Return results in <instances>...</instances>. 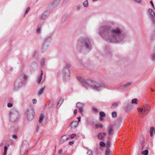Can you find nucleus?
Wrapping results in <instances>:
<instances>
[{
  "instance_id": "nucleus-1",
  "label": "nucleus",
  "mask_w": 155,
  "mask_h": 155,
  "mask_svg": "<svg viewBox=\"0 0 155 155\" xmlns=\"http://www.w3.org/2000/svg\"><path fill=\"white\" fill-rule=\"evenodd\" d=\"M112 24L111 23H109L107 25L103 26L99 33L103 37H104L107 42H119L122 40L119 38V37H122L120 36L121 31L117 28L112 29L110 30V26Z\"/></svg>"
},
{
  "instance_id": "nucleus-2",
  "label": "nucleus",
  "mask_w": 155,
  "mask_h": 155,
  "mask_svg": "<svg viewBox=\"0 0 155 155\" xmlns=\"http://www.w3.org/2000/svg\"><path fill=\"white\" fill-rule=\"evenodd\" d=\"M78 79L82 83L83 86L86 87L91 86L95 88L97 90H99L100 89V88L104 87L105 85L103 83L100 84L90 79L85 80L84 78H79Z\"/></svg>"
},
{
  "instance_id": "nucleus-3",
  "label": "nucleus",
  "mask_w": 155,
  "mask_h": 155,
  "mask_svg": "<svg viewBox=\"0 0 155 155\" xmlns=\"http://www.w3.org/2000/svg\"><path fill=\"white\" fill-rule=\"evenodd\" d=\"M77 46L78 50L82 49L84 48L90 50L91 47L90 41L87 38L80 39L78 41Z\"/></svg>"
},
{
  "instance_id": "nucleus-4",
  "label": "nucleus",
  "mask_w": 155,
  "mask_h": 155,
  "mask_svg": "<svg viewBox=\"0 0 155 155\" xmlns=\"http://www.w3.org/2000/svg\"><path fill=\"white\" fill-rule=\"evenodd\" d=\"M27 78V77L25 74H21L17 79L15 83L14 86L15 88L18 89L21 87L23 85L24 81L26 80Z\"/></svg>"
},
{
  "instance_id": "nucleus-5",
  "label": "nucleus",
  "mask_w": 155,
  "mask_h": 155,
  "mask_svg": "<svg viewBox=\"0 0 155 155\" xmlns=\"http://www.w3.org/2000/svg\"><path fill=\"white\" fill-rule=\"evenodd\" d=\"M10 120L12 122L16 121L18 116V112L17 110L15 109L12 110L9 113Z\"/></svg>"
},
{
  "instance_id": "nucleus-6",
  "label": "nucleus",
  "mask_w": 155,
  "mask_h": 155,
  "mask_svg": "<svg viewBox=\"0 0 155 155\" xmlns=\"http://www.w3.org/2000/svg\"><path fill=\"white\" fill-rule=\"evenodd\" d=\"M35 114L34 110L32 108L27 109L25 113L26 117L29 121H31L33 119Z\"/></svg>"
},
{
  "instance_id": "nucleus-7",
  "label": "nucleus",
  "mask_w": 155,
  "mask_h": 155,
  "mask_svg": "<svg viewBox=\"0 0 155 155\" xmlns=\"http://www.w3.org/2000/svg\"><path fill=\"white\" fill-rule=\"evenodd\" d=\"M29 147V143L28 141H24L22 144L21 148V153L22 155H24L25 153L28 149Z\"/></svg>"
},
{
  "instance_id": "nucleus-8",
  "label": "nucleus",
  "mask_w": 155,
  "mask_h": 155,
  "mask_svg": "<svg viewBox=\"0 0 155 155\" xmlns=\"http://www.w3.org/2000/svg\"><path fill=\"white\" fill-rule=\"evenodd\" d=\"M149 12L150 14V16L152 20V23L153 24H154V19L155 18V14L153 10L151 9L150 8L149 10Z\"/></svg>"
},
{
  "instance_id": "nucleus-9",
  "label": "nucleus",
  "mask_w": 155,
  "mask_h": 155,
  "mask_svg": "<svg viewBox=\"0 0 155 155\" xmlns=\"http://www.w3.org/2000/svg\"><path fill=\"white\" fill-rule=\"evenodd\" d=\"M76 105L77 107L79 109L80 113L82 114L83 111V107L84 105V104L81 102H78L77 103Z\"/></svg>"
},
{
  "instance_id": "nucleus-10",
  "label": "nucleus",
  "mask_w": 155,
  "mask_h": 155,
  "mask_svg": "<svg viewBox=\"0 0 155 155\" xmlns=\"http://www.w3.org/2000/svg\"><path fill=\"white\" fill-rule=\"evenodd\" d=\"M70 138L69 135H65L61 137V142L62 143H63L66 141L68 140Z\"/></svg>"
},
{
  "instance_id": "nucleus-11",
  "label": "nucleus",
  "mask_w": 155,
  "mask_h": 155,
  "mask_svg": "<svg viewBox=\"0 0 155 155\" xmlns=\"http://www.w3.org/2000/svg\"><path fill=\"white\" fill-rule=\"evenodd\" d=\"M106 133L105 132H100L97 135V137L100 140H102L103 138L106 135Z\"/></svg>"
},
{
  "instance_id": "nucleus-12",
  "label": "nucleus",
  "mask_w": 155,
  "mask_h": 155,
  "mask_svg": "<svg viewBox=\"0 0 155 155\" xmlns=\"http://www.w3.org/2000/svg\"><path fill=\"white\" fill-rule=\"evenodd\" d=\"M78 124V121H73L71 124L70 126L72 128L74 129L77 127Z\"/></svg>"
},
{
  "instance_id": "nucleus-13",
  "label": "nucleus",
  "mask_w": 155,
  "mask_h": 155,
  "mask_svg": "<svg viewBox=\"0 0 155 155\" xmlns=\"http://www.w3.org/2000/svg\"><path fill=\"white\" fill-rule=\"evenodd\" d=\"M132 84V83L130 82H127L126 83H125L123 84L120 87V89H124L126 88V87H128L130 86Z\"/></svg>"
},
{
  "instance_id": "nucleus-14",
  "label": "nucleus",
  "mask_w": 155,
  "mask_h": 155,
  "mask_svg": "<svg viewBox=\"0 0 155 155\" xmlns=\"http://www.w3.org/2000/svg\"><path fill=\"white\" fill-rule=\"evenodd\" d=\"M108 134L110 135H112L114 133V131L113 129V127L112 126H110L108 129Z\"/></svg>"
},
{
  "instance_id": "nucleus-15",
  "label": "nucleus",
  "mask_w": 155,
  "mask_h": 155,
  "mask_svg": "<svg viewBox=\"0 0 155 155\" xmlns=\"http://www.w3.org/2000/svg\"><path fill=\"white\" fill-rule=\"evenodd\" d=\"M63 72L65 73L64 74L66 77H69L70 76V72L68 69L64 68L63 70Z\"/></svg>"
},
{
  "instance_id": "nucleus-16",
  "label": "nucleus",
  "mask_w": 155,
  "mask_h": 155,
  "mask_svg": "<svg viewBox=\"0 0 155 155\" xmlns=\"http://www.w3.org/2000/svg\"><path fill=\"white\" fill-rule=\"evenodd\" d=\"M41 73L40 75L38 76L37 78V83L39 84L40 83L42 78V76L43 74V72L42 70H41Z\"/></svg>"
},
{
  "instance_id": "nucleus-17",
  "label": "nucleus",
  "mask_w": 155,
  "mask_h": 155,
  "mask_svg": "<svg viewBox=\"0 0 155 155\" xmlns=\"http://www.w3.org/2000/svg\"><path fill=\"white\" fill-rule=\"evenodd\" d=\"M60 0H54L51 3V5L54 6H56L59 3Z\"/></svg>"
},
{
  "instance_id": "nucleus-18",
  "label": "nucleus",
  "mask_w": 155,
  "mask_h": 155,
  "mask_svg": "<svg viewBox=\"0 0 155 155\" xmlns=\"http://www.w3.org/2000/svg\"><path fill=\"white\" fill-rule=\"evenodd\" d=\"M45 89V87L41 88L38 91V94L41 95L44 92Z\"/></svg>"
},
{
  "instance_id": "nucleus-19",
  "label": "nucleus",
  "mask_w": 155,
  "mask_h": 155,
  "mask_svg": "<svg viewBox=\"0 0 155 155\" xmlns=\"http://www.w3.org/2000/svg\"><path fill=\"white\" fill-rule=\"evenodd\" d=\"M48 16L45 13H44L40 18L41 20H45L47 19Z\"/></svg>"
},
{
  "instance_id": "nucleus-20",
  "label": "nucleus",
  "mask_w": 155,
  "mask_h": 155,
  "mask_svg": "<svg viewBox=\"0 0 155 155\" xmlns=\"http://www.w3.org/2000/svg\"><path fill=\"white\" fill-rule=\"evenodd\" d=\"M131 104L130 103H127L126 104H125V105L124 106V107L126 110H127L130 107Z\"/></svg>"
},
{
  "instance_id": "nucleus-21",
  "label": "nucleus",
  "mask_w": 155,
  "mask_h": 155,
  "mask_svg": "<svg viewBox=\"0 0 155 155\" xmlns=\"http://www.w3.org/2000/svg\"><path fill=\"white\" fill-rule=\"evenodd\" d=\"M41 25H39L38 26L37 28L36 29V33L37 34H39L41 30Z\"/></svg>"
},
{
  "instance_id": "nucleus-22",
  "label": "nucleus",
  "mask_w": 155,
  "mask_h": 155,
  "mask_svg": "<svg viewBox=\"0 0 155 155\" xmlns=\"http://www.w3.org/2000/svg\"><path fill=\"white\" fill-rule=\"evenodd\" d=\"M63 102V100L61 99L58 102L57 105V108L59 107L61 105V104Z\"/></svg>"
},
{
  "instance_id": "nucleus-23",
  "label": "nucleus",
  "mask_w": 155,
  "mask_h": 155,
  "mask_svg": "<svg viewBox=\"0 0 155 155\" xmlns=\"http://www.w3.org/2000/svg\"><path fill=\"white\" fill-rule=\"evenodd\" d=\"M111 153V150L109 149H107L106 151V155H110Z\"/></svg>"
},
{
  "instance_id": "nucleus-24",
  "label": "nucleus",
  "mask_w": 155,
  "mask_h": 155,
  "mask_svg": "<svg viewBox=\"0 0 155 155\" xmlns=\"http://www.w3.org/2000/svg\"><path fill=\"white\" fill-rule=\"evenodd\" d=\"M44 118V116L43 115L41 114L40 115L39 118V123H41L42 122V121L43 120V118Z\"/></svg>"
},
{
  "instance_id": "nucleus-25",
  "label": "nucleus",
  "mask_w": 155,
  "mask_h": 155,
  "mask_svg": "<svg viewBox=\"0 0 155 155\" xmlns=\"http://www.w3.org/2000/svg\"><path fill=\"white\" fill-rule=\"evenodd\" d=\"M117 116V113L116 112H113L112 113V117L113 118H115Z\"/></svg>"
},
{
  "instance_id": "nucleus-26",
  "label": "nucleus",
  "mask_w": 155,
  "mask_h": 155,
  "mask_svg": "<svg viewBox=\"0 0 155 155\" xmlns=\"http://www.w3.org/2000/svg\"><path fill=\"white\" fill-rule=\"evenodd\" d=\"M7 147L6 146H5L4 148V151L3 153L4 155H6L7 154Z\"/></svg>"
},
{
  "instance_id": "nucleus-27",
  "label": "nucleus",
  "mask_w": 155,
  "mask_h": 155,
  "mask_svg": "<svg viewBox=\"0 0 155 155\" xmlns=\"http://www.w3.org/2000/svg\"><path fill=\"white\" fill-rule=\"evenodd\" d=\"M100 115L102 117H104L105 116V113L103 111H101L100 112Z\"/></svg>"
},
{
  "instance_id": "nucleus-28",
  "label": "nucleus",
  "mask_w": 155,
  "mask_h": 155,
  "mask_svg": "<svg viewBox=\"0 0 155 155\" xmlns=\"http://www.w3.org/2000/svg\"><path fill=\"white\" fill-rule=\"evenodd\" d=\"M118 103L117 102L114 103L112 105L111 107L112 108H115L118 105Z\"/></svg>"
},
{
  "instance_id": "nucleus-29",
  "label": "nucleus",
  "mask_w": 155,
  "mask_h": 155,
  "mask_svg": "<svg viewBox=\"0 0 155 155\" xmlns=\"http://www.w3.org/2000/svg\"><path fill=\"white\" fill-rule=\"evenodd\" d=\"M88 2L87 0H86L83 2V5L85 7L87 6L88 5Z\"/></svg>"
},
{
  "instance_id": "nucleus-30",
  "label": "nucleus",
  "mask_w": 155,
  "mask_h": 155,
  "mask_svg": "<svg viewBox=\"0 0 155 155\" xmlns=\"http://www.w3.org/2000/svg\"><path fill=\"white\" fill-rule=\"evenodd\" d=\"M87 155H92V151L91 150H89L87 153Z\"/></svg>"
},
{
  "instance_id": "nucleus-31",
  "label": "nucleus",
  "mask_w": 155,
  "mask_h": 155,
  "mask_svg": "<svg viewBox=\"0 0 155 155\" xmlns=\"http://www.w3.org/2000/svg\"><path fill=\"white\" fill-rule=\"evenodd\" d=\"M148 153V151L147 150H146L142 152V153L145 155H147Z\"/></svg>"
},
{
  "instance_id": "nucleus-32",
  "label": "nucleus",
  "mask_w": 155,
  "mask_h": 155,
  "mask_svg": "<svg viewBox=\"0 0 155 155\" xmlns=\"http://www.w3.org/2000/svg\"><path fill=\"white\" fill-rule=\"evenodd\" d=\"M45 62V59L44 58H42L41 59V64L42 66H43Z\"/></svg>"
},
{
  "instance_id": "nucleus-33",
  "label": "nucleus",
  "mask_w": 155,
  "mask_h": 155,
  "mask_svg": "<svg viewBox=\"0 0 155 155\" xmlns=\"http://www.w3.org/2000/svg\"><path fill=\"white\" fill-rule=\"evenodd\" d=\"M137 100L136 99H133L132 101V103H135V104H137Z\"/></svg>"
},
{
  "instance_id": "nucleus-34",
  "label": "nucleus",
  "mask_w": 155,
  "mask_h": 155,
  "mask_svg": "<svg viewBox=\"0 0 155 155\" xmlns=\"http://www.w3.org/2000/svg\"><path fill=\"white\" fill-rule=\"evenodd\" d=\"M30 8L29 7H28L26 9L25 13L24 15V16L25 15L27 14L29 11Z\"/></svg>"
},
{
  "instance_id": "nucleus-35",
  "label": "nucleus",
  "mask_w": 155,
  "mask_h": 155,
  "mask_svg": "<svg viewBox=\"0 0 155 155\" xmlns=\"http://www.w3.org/2000/svg\"><path fill=\"white\" fill-rule=\"evenodd\" d=\"M151 58L153 60H155V53H153L151 55Z\"/></svg>"
},
{
  "instance_id": "nucleus-36",
  "label": "nucleus",
  "mask_w": 155,
  "mask_h": 155,
  "mask_svg": "<svg viewBox=\"0 0 155 155\" xmlns=\"http://www.w3.org/2000/svg\"><path fill=\"white\" fill-rule=\"evenodd\" d=\"M100 145L102 147H104L105 146V143L101 141L100 143Z\"/></svg>"
},
{
  "instance_id": "nucleus-37",
  "label": "nucleus",
  "mask_w": 155,
  "mask_h": 155,
  "mask_svg": "<svg viewBox=\"0 0 155 155\" xmlns=\"http://www.w3.org/2000/svg\"><path fill=\"white\" fill-rule=\"evenodd\" d=\"M103 125L101 124H98L97 125L96 127L97 128L100 127V128H102L103 127Z\"/></svg>"
},
{
  "instance_id": "nucleus-38",
  "label": "nucleus",
  "mask_w": 155,
  "mask_h": 155,
  "mask_svg": "<svg viewBox=\"0 0 155 155\" xmlns=\"http://www.w3.org/2000/svg\"><path fill=\"white\" fill-rule=\"evenodd\" d=\"M137 109L139 112H143V109L142 108H138Z\"/></svg>"
},
{
  "instance_id": "nucleus-39",
  "label": "nucleus",
  "mask_w": 155,
  "mask_h": 155,
  "mask_svg": "<svg viewBox=\"0 0 155 155\" xmlns=\"http://www.w3.org/2000/svg\"><path fill=\"white\" fill-rule=\"evenodd\" d=\"M92 110L96 112H97L98 111L97 109L95 107H94L92 108Z\"/></svg>"
},
{
  "instance_id": "nucleus-40",
  "label": "nucleus",
  "mask_w": 155,
  "mask_h": 155,
  "mask_svg": "<svg viewBox=\"0 0 155 155\" xmlns=\"http://www.w3.org/2000/svg\"><path fill=\"white\" fill-rule=\"evenodd\" d=\"M154 127H151L150 129V132H153L154 131Z\"/></svg>"
},
{
  "instance_id": "nucleus-41",
  "label": "nucleus",
  "mask_w": 155,
  "mask_h": 155,
  "mask_svg": "<svg viewBox=\"0 0 155 155\" xmlns=\"http://www.w3.org/2000/svg\"><path fill=\"white\" fill-rule=\"evenodd\" d=\"M12 137L14 139H16L17 138V136L16 135H12Z\"/></svg>"
},
{
  "instance_id": "nucleus-42",
  "label": "nucleus",
  "mask_w": 155,
  "mask_h": 155,
  "mask_svg": "<svg viewBox=\"0 0 155 155\" xmlns=\"http://www.w3.org/2000/svg\"><path fill=\"white\" fill-rule=\"evenodd\" d=\"M32 103L33 104H36L37 103V100L35 99H33L32 100Z\"/></svg>"
},
{
  "instance_id": "nucleus-43",
  "label": "nucleus",
  "mask_w": 155,
  "mask_h": 155,
  "mask_svg": "<svg viewBox=\"0 0 155 155\" xmlns=\"http://www.w3.org/2000/svg\"><path fill=\"white\" fill-rule=\"evenodd\" d=\"M7 106L8 107H12V104L11 103H8L7 104Z\"/></svg>"
},
{
  "instance_id": "nucleus-44",
  "label": "nucleus",
  "mask_w": 155,
  "mask_h": 155,
  "mask_svg": "<svg viewBox=\"0 0 155 155\" xmlns=\"http://www.w3.org/2000/svg\"><path fill=\"white\" fill-rule=\"evenodd\" d=\"M110 147V143L109 141H108L107 144H106V147L107 148L109 147Z\"/></svg>"
},
{
  "instance_id": "nucleus-45",
  "label": "nucleus",
  "mask_w": 155,
  "mask_h": 155,
  "mask_svg": "<svg viewBox=\"0 0 155 155\" xmlns=\"http://www.w3.org/2000/svg\"><path fill=\"white\" fill-rule=\"evenodd\" d=\"M76 135L75 134H73L71 135V138L72 139L74 138L76 136Z\"/></svg>"
},
{
  "instance_id": "nucleus-46",
  "label": "nucleus",
  "mask_w": 155,
  "mask_h": 155,
  "mask_svg": "<svg viewBox=\"0 0 155 155\" xmlns=\"http://www.w3.org/2000/svg\"><path fill=\"white\" fill-rule=\"evenodd\" d=\"M66 65L68 68H70L71 66V64L70 63H66Z\"/></svg>"
},
{
  "instance_id": "nucleus-47",
  "label": "nucleus",
  "mask_w": 155,
  "mask_h": 155,
  "mask_svg": "<svg viewBox=\"0 0 155 155\" xmlns=\"http://www.w3.org/2000/svg\"><path fill=\"white\" fill-rule=\"evenodd\" d=\"M74 143V141H72L69 142V144L70 145H71Z\"/></svg>"
},
{
  "instance_id": "nucleus-48",
  "label": "nucleus",
  "mask_w": 155,
  "mask_h": 155,
  "mask_svg": "<svg viewBox=\"0 0 155 155\" xmlns=\"http://www.w3.org/2000/svg\"><path fill=\"white\" fill-rule=\"evenodd\" d=\"M150 3L152 5V6L153 7V8H154V4H153V3L152 1H151L150 2Z\"/></svg>"
},
{
  "instance_id": "nucleus-49",
  "label": "nucleus",
  "mask_w": 155,
  "mask_h": 155,
  "mask_svg": "<svg viewBox=\"0 0 155 155\" xmlns=\"http://www.w3.org/2000/svg\"><path fill=\"white\" fill-rule=\"evenodd\" d=\"M46 44L45 43V42L43 44V45H42V49H43L44 48H45V44Z\"/></svg>"
},
{
  "instance_id": "nucleus-50",
  "label": "nucleus",
  "mask_w": 155,
  "mask_h": 155,
  "mask_svg": "<svg viewBox=\"0 0 155 155\" xmlns=\"http://www.w3.org/2000/svg\"><path fill=\"white\" fill-rule=\"evenodd\" d=\"M80 6H77V10H79L80 9Z\"/></svg>"
},
{
  "instance_id": "nucleus-51",
  "label": "nucleus",
  "mask_w": 155,
  "mask_h": 155,
  "mask_svg": "<svg viewBox=\"0 0 155 155\" xmlns=\"http://www.w3.org/2000/svg\"><path fill=\"white\" fill-rule=\"evenodd\" d=\"M134 1L138 3H140L141 2L142 0H134Z\"/></svg>"
},
{
  "instance_id": "nucleus-52",
  "label": "nucleus",
  "mask_w": 155,
  "mask_h": 155,
  "mask_svg": "<svg viewBox=\"0 0 155 155\" xmlns=\"http://www.w3.org/2000/svg\"><path fill=\"white\" fill-rule=\"evenodd\" d=\"M77 112V109H75L74 111V113L75 114H76Z\"/></svg>"
},
{
  "instance_id": "nucleus-53",
  "label": "nucleus",
  "mask_w": 155,
  "mask_h": 155,
  "mask_svg": "<svg viewBox=\"0 0 155 155\" xmlns=\"http://www.w3.org/2000/svg\"><path fill=\"white\" fill-rule=\"evenodd\" d=\"M147 110H146V109H144V110H143V113H146L147 112Z\"/></svg>"
},
{
  "instance_id": "nucleus-54",
  "label": "nucleus",
  "mask_w": 155,
  "mask_h": 155,
  "mask_svg": "<svg viewBox=\"0 0 155 155\" xmlns=\"http://www.w3.org/2000/svg\"><path fill=\"white\" fill-rule=\"evenodd\" d=\"M62 152V150H60L58 151L59 153L60 154Z\"/></svg>"
},
{
  "instance_id": "nucleus-55",
  "label": "nucleus",
  "mask_w": 155,
  "mask_h": 155,
  "mask_svg": "<svg viewBox=\"0 0 155 155\" xmlns=\"http://www.w3.org/2000/svg\"><path fill=\"white\" fill-rule=\"evenodd\" d=\"M78 121H80L81 120V117H78Z\"/></svg>"
},
{
  "instance_id": "nucleus-56",
  "label": "nucleus",
  "mask_w": 155,
  "mask_h": 155,
  "mask_svg": "<svg viewBox=\"0 0 155 155\" xmlns=\"http://www.w3.org/2000/svg\"><path fill=\"white\" fill-rule=\"evenodd\" d=\"M153 132H150V136L152 137L153 136Z\"/></svg>"
},
{
  "instance_id": "nucleus-57",
  "label": "nucleus",
  "mask_w": 155,
  "mask_h": 155,
  "mask_svg": "<svg viewBox=\"0 0 155 155\" xmlns=\"http://www.w3.org/2000/svg\"><path fill=\"white\" fill-rule=\"evenodd\" d=\"M100 121H102L103 120V119L101 117H100Z\"/></svg>"
},
{
  "instance_id": "nucleus-58",
  "label": "nucleus",
  "mask_w": 155,
  "mask_h": 155,
  "mask_svg": "<svg viewBox=\"0 0 155 155\" xmlns=\"http://www.w3.org/2000/svg\"><path fill=\"white\" fill-rule=\"evenodd\" d=\"M3 145V144L2 143H1L0 144V146L1 147Z\"/></svg>"
},
{
  "instance_id": "nucleus-59",
  "label": "nucleus",
  "mask_w": 155,
  "mask_h": 155,
  "mask_svg": "<svg viewBox=\"0 0 155 155\" xmlns=\"http://www.w3.org/2000/svg\"><path fill=\"white\" fill-rule=\"evenodd\" d=\"M151 91H153H153H154V90H153V89H151Z\"/></svg>"
},
{
  "instance_id": "nucleus-60",
  "label": "nucleus",
  "mask_w": 155,
  "mask_h": 155,
  "mask_svg": "<svg viewBox=\"0 0 155 155\" xmlns=\"http://www.w3.org/2000/svg\"><path fill=\"white\" fill-rule=\"evenodd\" d=\"M13 70V68H10V70L11 71H12Z\"/></svg>"
}]
</instances>
